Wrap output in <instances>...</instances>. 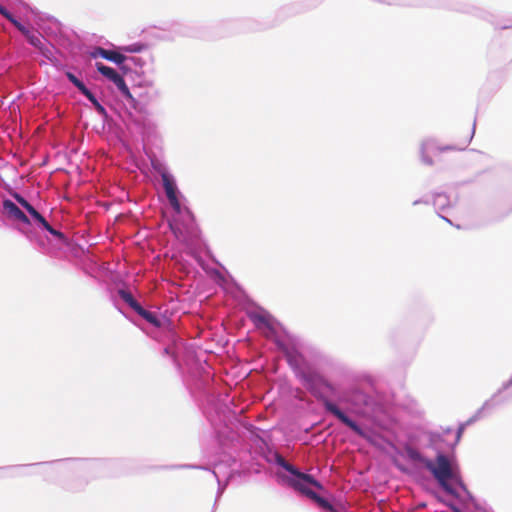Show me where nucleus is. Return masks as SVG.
<instances>
[{"mask_svg":"<svg viewBox=\"0 0 512 512\" xmlns=\"http://www.w3.org/2000/svg\"><path fill=\"white\" fill-rule=\"evenodd\" d=\"M297 379L317 400L322 403L327 413L333 415L359 437L370 443H373L371 433L363 429L356 421H354L342 409H340L335 402L323 394L322 389H326L331 396L336 395L337 388L331 381L310 367H308L302 374H300Z\"/></svg>","mask_w":512,"mask_h":512,"instance_id":"f257e3e1","label":"nucleus"},{"mask_svg":"<svg viewBox=\"0 0 512 512\" xmlns=\"http://www.w3.org/2000/svg\"><path fill=\"white\" fill-rule=\"evenodd\" d=\"M400 455L415 470L426 469L435 477L442 489L449 495L458 498L457 490L449 483L451 473L456 469L446 454L436 455V461L426 457L422 452L411 444L402 447Z\"/></svg>","mask_w":512,"mask_h":512,"instance_id":"f03ea898","label":"nucleus"},{"mask_svg":"<svg viewBox=\"0 0 512 512\" xmlns=\"http://www.w3.org/2000/svg\"><path fill=\"white\" fill-rule=\"evenodd\" d=\"M249 320L254 324L255 328L261 331L264 336L273 340L276 345L285 352L287 363L293 370L296 378L300 376L307 368L304 356L295 349L288 350L278 338L277 320L265 309L257 308L247 312Z\"/></svg>","mask_w":512,"mask_h":512,"instance_id":"7ed1b4c3","label":"nucleus"},{"mask_svg":"<svg viewBox=\"0 0 512 512\" xmlns=\"http://www.w3.org/2000/svg\"><path fill=\"white\" fill-rule=\"evenodd\" d=\"M112 83L117 87L126 108L133 109L135 113L139 115H147L148 104L156 100L160 95L151 79H145L143 83L140 84L147 88L145 92L140 88L134 89L133 92H131L121 74H119Z\"/></svg>","mask_w":512,"mask_h":512,"instance_id":"20e7f679","label":"nucleus"},{"mask_svg":"<svg viewBox=\"0 0 512 512\" xmlns=\"http://www.w3.org/2000/svg\"><path fill=\"white\" fill-rule=\"evenodd\" d=\"M36 465H47V466H55V470L58 472L63 471H78V472H85L92 469H95L100 466V462L96 460H87V459H79V458H69V459H62V460H56V461H50V462H39L36 463ZM28 465H14L9 466L6 469L18 471L22 470ZM29 466H35V464H30Z\"/></svg>","mask_w":512,"mask_h":512,"instance_id":"39448f33","label":"nucleus"},{"mask_svg":"<svg viewBox=\"0 0 512 512\" xmlns=\"http://www.w3.org/2000/svg\"><path fill=\"white\" fill-rule=\"evenodd\" d=\"M265 458L267 462L276 464L277 466L283 468L285 471L289 473V475H282L281 479L284 483H286L292 488L293 483L295 482L305 481L316 483V479L312 475L300 471L296 466L289 463L277 451H269Z\"/></svg>","mask_w":512,"mask_h":512,"instance_id":"423d86ee","label":"nucleus"},{"mask_svg":"<svg viewBox=\"0 0 512 512\" xmlns=\"http://www.w3.org/2000/svg\"><path fill=\"white\" fill-rule=\"evenodd\" d=\"M14 198L17 201V203L20 204L21 207H23L30 215L31 224H34L39 229L47 231L59 242H66V236L64 235V233L51 226L49 222L23 196L16 193L14 195Z\"/></svg>","mask_w":512,"mask_h":512,"instance_id":"0eeeda50","label":"nucleus"},{"mask_svg":"<svg viewBox=\"0 0 512 512\" xmlns=\"http://www.w3.org/2000/svg\"><path fill=\"white\" fill-rule=\"evenodd\" d=\"M512 387V377L507 381L503 382L501 387L491 396L490 399L486 400L481 408L477 410V412L468 419L464 424L466 426L476 422L479 420L486 412L493 410L495 407L506 403L509 400V397L503 395L505 391Z\"/></svg>","mask_w":512,"mask_h":512,"instance_id":"6e6552de","label":"nucleus"},{"mask_svg":"<svg viewBox=\"0 0 512 512\" xmlns=\"http://www.w3.org/2000/svg\"><path fill=\"white\" fill-rule=\"evenodd\" d=\"M474 132H475V125L473 126L472 134H471L469 140L464 144L463 147H460V148H457L455 145L440 146L437 144V141L433 138H427V139L423 140L420 145V158H421L422 163L427 166H433L434 161H433L432 157L430 156V154L433 152L442 153V152L452 151V150H456V149L463 150L465 148V146L472 139Z\"/></svg>","mask_w":512,"mask_h":512,"instance_id":"1a4fd4ad","label":"nucleus"},{"mask_svg":"<svg viewBox=\"0 0 512 512\" xmlns=\"http://www.w3.org/2000/svg\"><path fill=\"white\" fill-rule=\"evenodd\" d=\"M310 486L315 487L319 490L323 489V485L316 479V483L312 482H295L293 483V489L300 492L301 494L305 495L306 497L313 500L319 507H321L323 510H326L327 512L329 510H332L333 505L324 497L317 494L315 491H313Z\"/></svg>","mask_w":512,"mask_h":512,"instance_id":"9d476101","label":"nucleus"},{"mask_svg":"<svg viewBox=\"0 0 512 512\" xmlns=\"http://www.w3.org/2000/svg\"><path fill=\"white\" fill-rule=\"evenodd\" d=\"M452 432L451 428H447L443 433L439 432H427L424 434V440L422 442V448L433 450L436 455L446 454V451L451 448V443H448L444 436Z\"/></svg>","mask_w":512,"mask_h":512,"instance_id":"9b49d317","label":"nucleus"},{"mask_svg":"<svg viewBox=\"0 0 512 512\" xmlns=\"http://www.w3.org/2000/svg\"><path fill=\"white\" fill-rule=\"evenodd\" d=\"M0 14L5 17L28 41L30 45L38 49L45 41L40 34L30 31L12 13H10L3 5L0 4Z\"/></svg>","mask_w":512,"mask_h":512,"instance_id":"f8f14e48","label":"nucleus"},{"mask_svg":"<svg viewBox=\"0 0 512 512\" xmlns=\"http://www.w3.org/2000/svg\"><path fill=\"white\" fill-rule=\"evenodd\" d=\"M339 403L348 404L355 408L367 406L369 404L370 397L362 390L351 387L341 393L337 390L334 396Z\"/></svg>","mask_w":512,"mask_h":512,"instance_id":"ddd939ff","label":"nucleus"},{"mask_svg":"<svg viewBox=\"0 0 512 512\" xmlns=\"http://www.w3.org/2000/svg\"><path fill=\"white\" fill-rule=\"evenodd\" d=\"M89 56L92 59L103 58L110 62L116 64L120 69H122V65H125L126 55L120 53L118 47L116 49H105L100 46L94 47L90 52Z\"/></svg>","mask_w":512,"mask_h":512,"instance_id":"4468645a","label":"nucleus"},{"mask_svg":"<svg viewBox=\"0 0 512 512\" xmlns=\"http://www.w3.org/2000/svg\"><path fill=\"white\" fill-rule=\"evenodd\" d=\"M3 212L11 218L20 221L23 224L30 225V218L10 199L3 200Z\"/></svg>","mask_w":512,"mask_h":512,"instance_id":"2eb2a0df","label":"nucleus"},{"mask_svg":"<svg viewBox=\"0 0 512 512\" xmlns=\"http://www.w3.org/2000/svg\"><path fill=\"white\" fill-rule=\"evenodd\" d=\"M453 204L454 202L450 200L446 193L440 192L433 194V205L437 210L438 215L450 224H452V222L444 215H442L441 212H445L448 208L452 207Z\"/></svg>","mask_w":512,"mask_h":512,"instance_id":"dca6fc26","label":"nucleus"},{"mask_svg":"<svg viewBox=\"0 0 512 512\" xmlns=\"http://www.w3.org/2000/svg\"><path fill=\"white\" fill-rule=\"evenodd\" d=\"M150 61V56H126L125 65H122V70L132 71L134 69L135 72L143 71V69L148 66Z\"/></svg>","mask_w":512,"mask_h":512,"instance_id":"f3484780","label":"nucleus"},{"mask_svg":"<svg viewBox=\"0 0 512 512\" xmlns=\"http://www.w3.org/2000/svg\"><path fill=\"white\" fill-rule=\"evenodd\" d=\"M166 197L180 194L174 176L166 169L158 170Z\"/></svg>","mask_w":512,"mask_h":512,"instance_id":"a211bd4d","label":"nucleus"},{"mask_svg":"<svg viewBox=\"0 0 512 512\" xmlns=\"http://www.w3.org/2000/svg\"><path fill=\"white\" fill-rule=\"evenodd\" d=\"M136 314L154 327H161L162 325V318L157 313L151 312L145 309L143 306L140 307Z\"/></svg>","mask_w":512,"mask_h":512,"instance_id":"6ab92c4d","label":"nucleus"},{"mask_svg":"<svg viewBox=\"0 0 512 512\" xmlns=\"http://www.w3.org/2000/svg\"><path fill=\"white\" fill-rule=\"evenodd\" d=\"M87 98V100L92 104L95 111L104 119H108V112L106 108L98 101L96 96L91 92L90 89H87L83 94Z\"/></svg>","mask_w":512,"mask_h":512,"instance_id":"aec40b11","label":"nucleus"},{"mask_svg":"<svg viewBox=\"0 0 512 512\" xmlns=\"http://www.w3.org/2000/svg\"><path fill=\"white\" fill-rule=\"evenodd\" d=\"M179 197H180V194H175V195L167 197V199L176 214H184L189 219L192 220L193 215H192L191 211L188 208L182 207Z\"/></svg>","mask_w":512,"mask_h":512,"instance_id":"412c9836","label":"nucleus"},{"mask_svg":"<svg viewBox=\"0 0 512 512\" xmlns=\"http://www.w3.org/2000/svg\"><path fill=\"white\" fill-rule=\"evenodd\" d=\"M179 197H180V194H175V195L167 197V199L176 214H184L189 219L192 220L193 215H192L191 211L188 208L182 207Z\"/></svg>","mask_w":512,"mask_h":512,"instance_id":"4be33fe9","label":"nucleus"},{"mask_svg":"<svg viewBox=\"0 0 512 512\" xmlns=\"http://www.w3.org/2000/svg\"><path fill=\"white\" fill-rule=\"evenodd\" d=\"M219 469H220V465H217L216 469L211 470V473L216 478L217 484H218L217 495H216V502L221 497V495L224 493V491H225V489H226V487L228 485V481L232 477V472H229V474L226 477V480L223 482L222 479H221V475H220Z\"/></svg>","mask_w":512,"mask_h":512,"instance_id":"5701e85b","label":"nucleus"},{"mask_svg":"<svg viewBox=\"0 0 512 512\" xmlns=\"http://www.w3.org/2000/svg\"><path fill=\"white\" fill-rule=\"evenodd\" d=\"M119 297L136 313L142 306L132 295V293L126 289L118 290Z\"/></svg>","mask_w":512,"mask_h":512,"instance_id":"b1692460","label":"nucleus"},{"mask_svg":"<svg viewBox=\"0 0 512 512\" xmlns=\"http://www.w3.org/2000/svg\"><path fill=\"white\" fill-rule=\"evenodd\" d=\"M96 70L105 78L110 80L111 82L115 80V78L119 75L118 71L113 67L107 66L102 62H96L95 64Z\"/></svg>","mask_w":512,"mask_h":512,"instance_id":"393cba45","label":"nucleus"},{"mask_svg":"<svg viewBox=\"0 0 512 512\" xmlns=\"http://www.w3.org/2000/svg\"><path fill=\"white\" fill-rule=\"evenodd\" d=\"M148 45L142 42H135L129 45L118 46L120 53H141L147 50Z\"/></svg>","mask_w":512,"mask_h":512,"instance_id":"a878e982","label":"nucleus"},{"mask_svg":"<svg viewBox=\"0 0 512 512\" xmlns=\"http://www.w3.org/2000/svg\"><path fill=\"white\" fill-rule=\"evenodd\" d=\"M37 50L46 60L52 63L56 60L55 48L51 44L44 42Z\"/></svg>","mask_w":512,"mask_h":512,"instance_id":"bb28decb","label":"nucleus"},{"mask_svg":"<svg viewBox=\"0 0 512 512\" xmlns=\"http://www.w3.org/2000/svg\"><path fill=\"white\" fill-rule=\"evenodd\" d=\"M65 76L79 90L81 94H83L88 89L85 83L71 71H66Z\"/></svg>","mask_w":512,"mask_h":512,"instance_id":"cd10ccee","label":"nucleus"},{"mask_svg":"<svg viewBox=\"0 0 512 512\" xmlns=\"http://www.w3.org/2000/svg\"><path fill=\"white\" fill-rule=\"evenodd\" d=\"M449 481L453 482L456 486H458L462 491L465 493H469L468 489L463 482L459 469L456 467V469L451 473V477H449Z\"/></svg>","mask_w":512,"mask_h":512,"instance_id":"c85d7f7f","label":"nucleus"},{"mask_svg":"<svg viewBox=\"0 0 512 512\" xmlns=\"http://www.w3.org/2000/svg\"><path fill=\"white\" fill-rule=\"evenodd\" d=\"M465 427H466V425L464 423L459 426V428L456 431L455 440L450 445L451 448H454L458 444V442L460 441L461 436H462V434L464 432Z\"/></svg>","mask_w":512,"mask_h":512,"instance_id":"c756f323","label":"nucleus"},{"mask_svg":"<svg viewBox=\"0 0 512 512\" xmlns=\"http://www.w3.org/2000/svg\"><path fill=\"white\" fill-rule=\"evenodd\" d=\"M169 226L173 232V234L176 236V237H179L180 235H182V230L181 228L175 223V222H170L169 223Z\"/></svg>","mask_w":512,"mask_h":512,"instance_id":"7c9ffc66","label":"nucleus"},{"mask_svg":"<svg viewBox=\"0 0 512 512\" xmlns=\"http://www.w3.org/2000/svg\"><path fill=\"white\" fill-rule=\"evenodd\" d=\"M178 468L207 470L206 466H203V465H192V464L180 465V466H178Z\"/></svg>","mask_w":512,"mask_h":512,"instance_id":"2f4dec72","label":"nucleus"},{"mask_svg":"<svg viewBox=\"0 0 512 512\" xmlns=\"http://www.w3.org/2000/svg\"><path fill=\"white\" fill-rule=\"evenodd\" d=\"M443 503L452 511V512H462V510L452 502H444Z\"/></svg>","mask_w":512,"mask_h":512,"instance_id":"473e14b6","label":"nucleus"},{"mask_svg":"<svg viewBox=\"0 0 512 512\" xmlns=\"http://www.w3.org/2000/svg\"><path fill=\"white\" fill-rule=\"evenodd\" d=\"M429 203H430L429 199L421 198V199H417V200L413 201L412 204H413V206H416V205H419V204H429Z\"/></svg>","mask_w":512,"mask_h":512,"instance_id":"72a5a7b5","label":"nucleus"},{"mask_svg":"<svg viewBox=\"0 0 512 512\" xmlns=\"http://www.w3.org/2000/svg\"><path fill=\"white\" fill-rule=\"evenodd\" d=\"M328 512H343V509L342 510H338L336 509L334 506L332 507V510H329Z\"/></svg>","mask_w":512,"mask_h":512,"instance_id":"f704fd0d","label":"nucleus"},{"mask_svg":"<svg viewBox=\"0 0 512 512\" xmlns=\"http://www.w3.org/2000/svg\"><path fill=\"white\" fill-rule=\"evenodd\" d=\"M510 27H512V23H511V24H509V25H504V26H502V28H503V29H507V28H510Z\"/></svg>","mask_w":512,"mask_h":512,"instance_id":"c9c22d12","label":"nucleus"},{"mask_svg":"<svg viewBox=\"0 0 512 512\" xmlns=\"http://www.w3.org/2000/svg\"><path fill=\"white\" fill-rule=\"evenodd\" d=\"M129 110V108H127ZM132 111L135 112L133 109H130L129 114H132Z\"/></svg>","mask_w":512,"mask_h":512,"instance_id":"e433bc0d","label":"nucleus"}]
</instances>
